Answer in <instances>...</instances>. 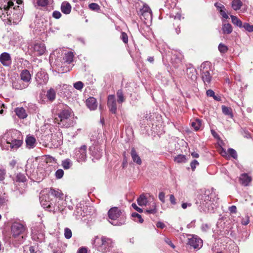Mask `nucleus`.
Listing matches in <instances>:
<instances>
[{"label":"nucleus","mask_w":253,"mask_h":253,"mask_svg":"<svg viewBox=\"0 0 253 253\" xmlns=\"http://www.w3.org/2000/svg\"><path fill=\"white\" fill-rule=\"evenodd\" d=\"M0 9L6 13L7 19L10 23L16 24L22 19L23 13L22 7L19 5L14 6L12 0H2Z\"/></svg>","instance_id":"f257e3e1"},{"label":"nucleus","mask_w":253,"mask_h":253,"mask_svg":"<svg viewBox=\"0 0 253 253\" xmlns=\"http://www.w3.org/2000/svg\"><path fill=\"white\" fill-rule=\"evenodd\" d=\"M73 116L70 109H64L58 114V118L56 120L61 127L67 128L74 126L76 124Z\"/></svg>","instance_id":"f03ea898"},{"label":"nucleus","mask_w":253,"mask_h":253,"mask_svg":"<svg viewBox=\"0 0 253 253\" xmlns=\"http://www.w3.org/2000/svg\"><path fill=\"white\" fill-rule=\"evenodd\" d=\"M214 194L211 193L210 190H206L203 194H201L198 197V200L196 201V204L199 205L200 210L204 211L209 209V205L211 203V199Z\"/></svg>","instance_id":"7ed1b4c3"},{"label":"nucleus","mask_w":253,"mask_h":253,"mask_svg":"<svg viewBox=\"0 0 253 253\" xmlns=\"http://www.w3.org/2000/svg\"><path fill=\"white\" fill-rule=\"evenodd\" d=\"M210 64V62H205L200 66L202 79L205 85L207 86H210L212 79Z\"/></svg>","instance_id":"20e7f679"},{"label":"nucleus","mask_w":253,"mask_h":253,"mask_svg":"<svg viewBox=\"0 0 253 253\" xmlns=\"http://www.w3.org/2000/svg\"><path fill=\"white\" fill-rule=\"evenodd\" d=\"M98 244V250L103 253H107L113 247L114 242L111 238L102 236Z\"/></svg>","instance_id":"39448f33"},{"label":"nucleus","mask_w":253,"mask_h":253,"mask_svg":"<svg viewBox=\"0 0 253 253\" xmlns=\"http://www.w3.org/2000/svg\"><path fill=\"white\" fill-rule=\"evenodd\" d=\"M139 14L141 20H144L146 23L151 21L152 19L151 10L147 4L143 5V7L140 9Z\"/></svg>","instance_id":"423d86ee"},{"label":"nucleus","mask_w":253,"mask_h":253,"mask_svg":"<svg viewBox=\"0 0 253 253\" xmlns=\"http://www.w3.org/2000/svg\"><path fill=\"white\" fill-rule=\"evenodd\" d=\"M86 146L83 145L75 150V157L79 162H84L86 159Z\"/></svg>","instance_id":"0eeeda50"},{"label":"nucleus","mask_w":253,"mask_h":253,"mask_svg":"<svg viewBox=\"0 0 253 253\" xmlns=\"http://www.w3.org/2000/svg\"><path fill=\"white\" fill-rule=\"evenodd\" d=\"M188 244L195 249H200L203 246V241L196 235H189Z\"/></svg>","instance_id":"6e6552de"},{"label":"nucleus","mask_w":253,"mask_h":253,"mask_svg":"<svg viewBox=\"0 0 253 253\" xmlns=\"http://www.w3.org/2000/svg\"><path fill=\"white\" fill-rule=\"evenodd\" d=\"M11 229L12 236L16 238L23 234L25 230V227L20 223L14 222L12 225Z\"/></svg>","instance_id":"1a4fd4ad"},{"label":"nucleus","mask_w":253,"mask_h":253,"mask_svg":"<svg viewBox=\"0 0 253 253\" xmlns=\"http://www.w3.org/2000/svg\"><path fill=\"white\" fill-rule=\"evenodd\" d=\"M6 143L7 145L6 146V149L9 150H17L21 146L22 144V141L20 139H13L8 138L6 139Z\"/></svg>","instance_id":"9d476101"},{"label":"nucleus","mask_w":253,"mask_h":253,"mask_svg":"<svg viewBox=\"0 0 253 253\" xmlns=\"http://www.w3.org/2000/svg\"><path fill=\"white\" fill-rule=\"evenodd\" d=\"M48 79V75L44 70H41L36 75V81L39 85L46 84Z\"/></svg>","instance_id":"9b49d317"},{"label":"nucleus","mask_w":253,"mask_h":253,"mask_svg":"<svg viewBox=\"0 0 253 253\" xmlns=\"http://www.w3.org/2000/svg\"><path fill=\"white\" fill-rule=\"evenodd\" d=\"M107 106L112 113L115 114L116 113L117 104L115 95H109L108 96Z\"/></svg>","instance_id":"f8f14e48"},{"label":"nucleus","mask_w":253,"mask_h":253,"mask_svg":"<svg viewBox=\"0 0 253 253\" xmlns=\"http://www.w3.org/2000/svg\"><path fill=\"white\" fill-rule=\"evenodd\" d=\"M110 219L116 220L122 214L121 211L117 207H113L110 209L108 212Z\"/></svg>","instance_id":"ddd939ff"},{"label":"nucleus","mask_w":253,"mask_h":253,"mask_svg":"<svg viewBox=\"0 0 253 253\" xmlns=\"http://www.w3.org/2000/svg\"><path fill=\"white\" fill-rule=\"evenodd\" d=\"M33 51L35 55L40 56L42 55L45 51V46L44 43L38 42L33 46Z\"/></svg>","instance_id":"4468645a"},{"label":"nucleus","mask_w":253,"mask_h":253,"mask_svg":"<svg viewBox=\"0 0 253 253\" xmlns=\"http://www.w3.org/2000/svg\"><path fill=\"white\" fill-rule=\"evenodd\" d=\"M0 62L4 66H9L11 64V58L7 52H3L0 55Z\"/></svg>","instance_id":"2eb2a0df"},{"label":"nucleus","mask_w":253,"mask_h":253,"mask_svg":"<svg viewBox=\"0 0 253 253\" xmlns=\"http://www.w3.org/2000/svg\"><path fill=\"white\" fill-rule=\"evenodd\" d=\"M20 80L24 83L28 84L29 85V83L31 80V75L30 72L27 70H23L20 75Z\"/></svg>","instance_id":"dca6fc26"},{"label":"nucleus","mask_w":253,"mask_h":253,"mask_svg":"<svg viewBox=\"0 0 253 253\" xmlns=\"http://www.w3.org/2000/svg\"><path fill=\"white\" fill-rule=\"evenodd\" d=\"M48 195H42L40 197V203L42 206L47 210L48 207H51L52 205V202L47 200L48 199Z\"/></svg>","instance_id":"f3484780"},{"label":"nucleus","mask_w":253,"mask_h":253,"mask_svg":"<svg viewBox=\"0 0 253 253\" xmlns=\"http://www.w3.org/2000/svg\"><path fill=\"white\" fill-rule=\"evenodd\" d=\"M14 112L20 119H24L28 116L26 111L23 107H17L14 109Z\"/></svg>","instance_id":"a211bd4d"},{"label":"nucleus","mask_w":253,"mask_h":253,"mask_svg":"<svg viewBox=\"0 0 253 253\" xmlns=\"http://www.w3.org/2000/svg\"><path fill=\"white\" fill-rule=\"evenodd\" d=\"M86 105L91 110H94L96 109L97 107L96 100L95 98L92 97L88 98L86 100Z\"/></svg>","instance_id":"6ab92c4d"},{"label":"nucleus","mask_w":253,"mask_h":253,"mask_svg":"<svg viewBox=\"0 0 253 253\" xmlns=\"http://www.w3.org/2000/svg\"><path fill=\"white\" fill-rule=\"evenodd\" d=\"M12 85L16 89H23L28 87V84L24 83L21 80L13 81Z\"/></svg>","instance_id":"aec40b11"},{"label":"nucleus","mask_w":253,"mask_h":253,"mask_svg":"<svg viewBox=\"0 0 253 253\" xmlns=\"http://www.w3.org/2000/svg\"><path fill=\"white\" fill-rule=\"evenodd\" d=\"M130 155L133 161L137 164L140 165L142 163L141 159L136 152L134 148H132L131 149Z\"/></svg>","instance_id":"412c9836"},{"label":"nucleus","mask_w":253,"mask_h":253,"mask_svg":"<svg viewBox=\"0 0 253 253\" xmlns=\"http://www.w3.org/2000/svg\"><path fill=\"white\" fill-rule=\"evenodd\" d=\"M71 4L67 1L63 2L61 5V11L65 14H68L71 12Z\"/></svg>","instance_id":"4be33fe9"},{"label":"nucleus","mask_w":253,"mask_h":253,"mask_svg":"<svg viewBox=\"0 0 253 253\" xmlns=\"http://www.w3.org/2000/svg\"><path fill=\"white\" fill-rule=\"evenodd\" d=\"M49 193L51 196L54 197L55 202H57V199L60 200L62 198L63 194L59 190H55L54 189L51 188Z\"/></svg>","instance_id":"5701e85b"},{"label":"nucleus","mask_w":253,"mask_h":253,"mask_svg":"<svg viewBox=\"0 0 253 253\" xmlns=\"http://www.w3.org/2000/svg\"><path fill=\"white\" fill-rule=\"evenodd\" d=\"M240 180L243 185L244 186H248L251 182L252 178L247 173H243L241 175Z\"/></svg>","instance_id":"b1692460"},{"label":"nucleus","mask_w":253,"mask_h":253,"mask_svg":"<svg viewBox=\"0 0 253 253\" xmlns=\"http://www.w3.org/2000/svg\"><path fill=\"white\" fill-rule=\"evenodd\" d=\"M36 141L34 137L32 136H27L26 139L27 147L29 149L33 148L35 146Z\"/></svg>","instance_id":"393cba45"},{"label":"nucleus","mask_w":253,"mask_h":253,"mask_svg":"<svg viewBox=\"0 0 253 253\" xmlns=\"http://www.w3.org/2000/svg\"><path fill=\"white\" fill-rule=\"evenodd\" d=\"M187 74L190 79L192 80H195L196 78V70L193 67H190L187 68Z\"/></svg>","instance_id":"a878e982"},{"label":"nucleus","mask_w":253,"mask_h":253,"mask_svg":"<svg viewBox=\"0 0 253 253\" xmlns=\"http://www.w3.org/2000/svg\"><path fill=\"white\" fill-rule=\"evenodd\" d=\"M221 30L223 34H230L232 32L233 28L229 23L223 24Z\"/></svg>","instance_id":"bb28decb"},{"label":"nucleus","mask_w":253,"mask_h":253,"mask_svg":"<svg viewBox=\"0 0 253 253\" xmlns=\"http://www.w3.org/2000/svg\"><path fill=\"white\" fill-rule=\"evenodd\" d=\"M231 7L235 11L239 10L243 6V2L241 0H233L231 2Z\"/></svg>","instance_id":"cd10ccee"},{"label":"nucleus","mask_w":253,"mask_h":253,"mask_svg":"<svg viewBox=\"0 0 253 253\" xmlns=\"http://www.w3.org/2000/svg\"><path fill=\"white\" fill-rule=\"evenodd\" d=\"M137 202L140 206H146L147 204L148 200L146 197L142 194L137 199Z\"/></svg>","instance_id":"c85d7f7f"},{"label":"nucleus","mask_w":253,"mask_h":253,"mask_svg":"<svg viewBox=\"0 0 253 253\" xmlns=\"http://www.w3.org/2000/svg\"><path fill=\"white\" fill-rule=\"evenodd\" d=\"M46 97L48 100L51 101H53L55 99L56 91L53 88H50L47 90L46 93Z\"/></svg>","instance_id":"c756f323"},{"label":"nucleus","mask_w":253,"mask_h":253,"mask_svg":"<svg viewBox=\"0 0 253 253\" xmlns=\"http://www.w3.org/2000/svg\"><path fill=\"white\" fill-rule=\"evenodd\" d=\"M230 17L232 22L234 25L239 28H242L243 23L240 19L236 16L231 15Z\"/></svg>","instance_id":"7c9ffc66"},{"label":"nucleus","mask_w":253,"mask_h":253,"mask_svg":"<svg viewBox=\"0 0 253 253\" xmlns=\"http://www.w3.org/2000/svg\"><path fill=\"white\" fill-rule=\"evenodd\" d=\"M183 58V56L180 53H177L173 55L171 60L176 63H180Z\"/></svg>","instance_id":"2f4dec72"},{"label":"nucleus","mask_w":253,"mask_h":253,"mask_svg":"<svg viewBox=\"0 0 253 253\" xmlns=\"http://www.w3.org/2000/svg\"><path fill=\"white\" fill-rule=\"evenodd\" d=\"M74 56V55L72 52H68L65 54L63 60L68 63H71L73 60Z\"/></svg>","instance_id":"473e14b6"},{"label":"nucleus","mask_w":253,"mask_h":253,"mask_svg":"<svg viewBox=\"0 0 253 253\" xmlns=\"http://www.w3.org/2000/svg\"><path fill=\"white\" fill-rule=\"evenodd\" d=\"M222 111L224 114L229 116L230 118L233 117L232 109L225 106H222Z\"/></svg>","instance_id":"72a5a7b5"},{"label":"nucleus","mask_w":253,"mask_h":253,"mask_svg":"<svg viewBox=\"0 0 253 253\" xmlns=\"http://www.w3.org/2000/svg\"><path fill=\"white\" fill-rule=\"evenodd\" d=\"M72 166V162L71 160L66 159L62 162V166L65 169H69Z\"/></svg>","instance_id":"f704fd0d"},{"label":"nucleus","mask_w":253,"mask_h":253,"mask_svg":"<svg viewBox=\"0 0 253 253\" xmlns=\"http://www.w3.org/2000/svg\"><path fill=\"white\" fill-rule=\"evenodd\" d=\"M158 211V210L157 209V205L155 202H153L152 205H151V207L146 210L145 212L147 213L151 214H156Z\"/></svg>","instance_id":"c9c22d12"},{"label":"nucleus","mask_w":253,"mask_h":253,"mask_svg":"<svg viewBox=\"0 0 253 253\" xmlns=\"http://www.w3.org/2000/svg\"><path fill=\"white\" fill-rule=\"evenodd\" d=\"M50 201H51L52 203V205L51 207H48L47 209V211H49L55 212L57 210H59V206L57 205V204L55 203V200L51 199Z\"/></svg>","instance_id":"e433bc0d"},{"label":"nucleus","mask_w":253,"mask_h":253,"mask_svg":"<svg viewBox=\"0 0 253 253\" xmlns=\"http://www.w3.org/2000/svg\"><path fill=\"white\" fill-rule=\"evenodd\" d=\"M186 161V157L183 155H178L174 158V161L177 163H185Z\"/></svg>","instance_id":"4c0bfd02"},{"label":"nucleus","mask_w":253,"mask_h":253,"mask_svg":"<svg viewBox=\"0 0 253 253\" xmlns=\"http://www.w3.org/2000/svg\"><path fill=\"white\" fill-rule=\"evenodd\" d=\"M191 126H192V127H194V128L196 130H197L199 129V128L201 127V121L200 120L196 119V120H195L194 122H193L191 123Z\"/></svg>","instance_id":"58836bf2"},{"label":"nucleus","mask_w":253,"mask_h":253,"mask_svg":"<svg viewBox=\"0 0 253 253\" xmlns=\"http://www.w3.org/2000/svg\"><path fill=\"white\" fill-rule=\"evenodd\" d=\"M117 96L118 97V102L119 103H122L125 101L124 95L121 90H118L117 92Z\"/></svg>","instance_id":"ea45409f"},{"label":"nucleus","mask_w":253,"mask_h":253,"mask_svg":"<svg viewBox=\"0 0 253 253\" xmlns=\"http://www.w3.org/2000/svg\"><path fill=\"white\" fill-rule=\"evenodd\" d=\"M242 28H244L247 31L249 32H253V25H250L248 23H243Z\"/></svg>","instance_id":"a19ab883"},{"label":"nucleus","mask_w":253,"mask_h":253,"mask_svg":"<svg viewBox=\"0 0 253 253\" xmlns=\"http://www.w3.org/2000/svg\"><path fill=\"white\" fill-rule=\"evenodd\" d=\"M218 50L221 53H224L228 50V47L225 44L220 43L218 45Z\"/></svg>","instance_id":"79ce46f5"},{"label":"nucleus","mask_w":253,"mask_h":253,"mask_svg":"<svg viewBox=\"0 0 253 253\" xmlns=\"http://www.w3.org/2000/svg\"><path fill=\"white\" fill-rule=\"evenodd\" d=\"M72 235V233L71 230L68 228H66L64 230L65 237L66 239H69L71 238Z\"/></svg>","instance_id":"37998d69"},{"label":"nucleus","mask_w":253,"mask_h":253,"mask_svg":"<svg viewBox=\"0 0 253 253\" xmlns=\"http://www.w3.org/2000/svg\"><path fill=\"white\" fill-rule=\"evenodd\" d=\"M89 8L94 11H98L100 9L99 5L96 3H91L88 5Z\"/></svg>","instance_id":"c03bdc74"},{"label":"nucleus","mask_w":253,"mask_h":253,"mask_svg":"<svg viewBox=\"0 0 253 253\" xmlns=\"http://www.w3.org/2000/svg\"><path fill=\"white\" fill-rule=\"evenodd\" d=\"M228 153L230 155V156H231L234 159H236L237 158V154L236 151L234 149L232 148H229L228 150Z\"/></svg>","instance_id":"a18cd8bd"},{"label":"nucleus","mask_w":253,"mask_h":253,"mask_svg":"<svg viewBox=\"0 0 253 253\" xmlns=\"http://www.w3.org/2000/svg\"><path fill=\"white\" fill-rule=\"evenodd\" d=\"M83 86L84 84L81 81L77 82L74 84V87L78 90H81L83 88Z\"/></svg>","instance_id":"49530a36"},{"label":"nucleus","mask_w":253,"mask_h":253,"mask_svg":"<svg viewBox=\"0 0 253 253\" xmlns=\"http://www.w3.org/2000/svg\"><path fill=\"white\" fill-rule=\"evenodd\" d=\"M64 174V171L62 169H59L55 172V176L57 178H61Z\"/></svg>","instance_id":"de8ad7c7"},{"label":"nucleus","mask_w":253,"mask_h":253,"mask_svg":"<svg viewBox=\"0 0 253 253\" xmlns=\"http://www.w3.org/2000/svg\"><path fill=\"white\" fill-rule=\"evenodd\" d=\"M131 216L133 217L137 218L138 219V222L142 223L143 222V219L141 217V215L138 213L133 212L132 213Z\"/></svg>","instance_id":"09e8293b"},{"label":"nucleus","mask_w":253,"mask_h":253,"mask_svg":"<svg viewBox=\"0 0 253 253\" xmlns=\"http://www.w3.org/2000/svg\"><path fill=\"white\" fill-rule=\"evenodd\" d=\"M207 95L208 96L212 97L215 100H217V98L214 95V92L211 89H209L207 91Z\"/></svg>","instance_id":"8fccbe9b"},{"label":"nucleus","mask_w":253,"mask_h":253,"mask_svg":"<svg viewBox=\"0 0 253 253\" xmlns=\"http://www.w3.org/2000/svg\"><path fill=\"white\" fill-rule=\"evenodd\" d=\"M199 165V163H198V162L197 160H194L192 161L190 164V166H191V168L192 170L194 171L196 167L198 166Z\"/></svg>","instance_id":"3c124183"},{"label":"nucleus","mask_w":253,"mask_h":253,"mask_svg":"<svg viewBox=\"0 0 253 253\" xmlns=\"http://www.w3.org/2000/svg\"><path fill=\"white\" fill-rule=\"evenodd\" d=\"M214 6L216 7L217 9L219 11V12L223 9H225V6L223 4L218 2H215L214 3Z\"/></svg>","instance_id":"603ef678"},{"label":"nucleus","mask_w":253,"mask_h":253,"mask_svg":"<svg viewBox=\"0 0 253 253\" xmlns=\"http://www.w3.org/2000/svg\"><path fill=\"white\" fill-rule=\"evenodd\" d=\"M121 38L124 43H127L128 37L126 33H125V32H122L121 34Z\"/></svg>","instance_id":"864d4df0"},{"label":"nucleus","mask_w":253,"mask_h":253,"mask_svg":"<svg viewBox=\"0 0 253 253\" xmlns=\"http://www.w3.org/2000/svg\"><path fill=\"white\" fill-rule=\"evenodd\" d=\"M37 3L41 6H45L48 4V0H37Z\"/></svg>","instance_id":"5fc2aeb1"},{"label":"nucleus","mask_w":253,"mask_h":253,"mask_svg":"<svg viewBox=\"0 0 253 253\" xmlns=\"http://www.w3.org/2000/svg\"><path fill=\"white\" fill-rule=\"evenodd\" d=\"M16 178L17 180L20 182H24L26 179L25 176L23 174L21 173L18 174L17 175Z\"/></svg>","instance_id":"6e6d98bb"},{"label":"nucleus","mask_w":253,"mask_h":253,"mask_svg":"<svg viewBox=\"0 0 253 253\" xmlns=\"http://www.w3.org/2000/svg\"><path fill=\"white\" fill-rule=\"evenodd\" d=\"M159 199L163 203H165V194L163 192H161L159 194Z\"/></svg>","instance_id":"4d7b16f0"},{"label":"nucleus","mask_w":253,"mask_h":253,"mask_svg":"<svg viewBox=\"0 0 253 253\" xmlns=\"http://www.w3.org/2000/svg\"><path fill=\"white\" fill-rule=\"evenodd\" d=\"M37 248L34 246H31L29 247V250L26 252V253H40V252H38L36 251Z\"/></svg>","instance_id":"13d9d810"},{"label":"nucleus","mask_w":253,"mask_h":253,"mask_svg":"<svg viewBox=\"0 0 253 253\" xmlns=\"http://www.w3.org/2000/svg\"><path fill=\"white\" fill-rule=\"evenodd\" d=\"M172 17H173L174 20H178L179 21H180L182 19H184V17H182L181 13L179 12H177L175 15H173Z\"/></svg>","instance_id":"bf43d9fd"},{"label":"nucleus","mask_w":253,"mask_h":253,"mask_svg":"<svg viewBox=\"0 0 253 253\" xmlns=\"http://www.w3.org/2000/svg\"><path fill=\"white\" fill-rule=\"evenodd\" d=\"M52 16L56 19H59L61 16V13L58 11H54L52 13Z\"/></svg>","instance_id":"052dcab7"},{"label":"nucleus","mask_w":253,"mask_h":253,"mask_svg":"<svg viewBox=\"0 0 253 253\" xmlns=\"http://www.w3.org/2000/svg\"><path fill=\"white\" fill-rule=\"evenodd\" d=\"M220 15L225 19H228L229 18L228 15L226 12V9H223L219 12Z\"/></svg>","instance_id":"680f3d73"},{"label":"nucleus","mask_w":253,"mask_h":253,"mask_svg":"<svg viewBox=\"0 0 253 253\" xmlns=\"http://www.w3.org/2000/svg\"><path fill=\"white\" fill-rule=\"evenodd\" d=\"M6 199L3 196H0V206H2L6 204Z\"/></svg>","instance_id":"e2e57ef3"},{"label":"nucleus","mask_w":253,"mask_h":253,"mask_svg":"<svg viewBox=\"0 0 253 253\" xmlns=\"http://www.w3.org/2000/svg\"><path fill=\"white\" fill-rule=\"evenodd\" d=\"M5 175V170L0 169V180L1 181L4 179Z\"/></svg>","instance_id":"0e129e2a"},{"label":"nucleus","mask_w":253,"mask_h":253,"mask_svg":"<svg viewBox=\"0 0 253 253\" xmlns=\"http://www.w3.org/2000/svg\"><path fill=\"white\" fill-rule=\"evenodd\" d=\"M131 206H132V208L134 210H135L136 211H137L138 212H139L140 213H141L143 212V210L142 209L138 207L135 203H133Z\"/></svg>","instance_id":"69168bd1"},{"label":"nucleus","mask_w":253,"mask_h":253,"mask_svg":"<svg viewBox=\"0 0 253 253\" xmlns=\"http://www.w3.org/2000/svg\"><path fill=\"white\" fill-rule=\"evenodd\" d=\"M169 201L171 203V204L173 205H175L176 204V201L173 195H169Z\"/></svg>","instance_id":"338daca9"},{"label":"nucleus","mask_w":253,"mask_h":253,"mask_svg":"<svg viewBox=\"0 0 253 253\" xmlns=\"http://www.w3.org/2000/svg\"><path fill=\"white\" fill-rule=\"evenodd\" d=\"M87 249L85 247H81L79 249L77 253H87Z\"/></svg>","instance_id":"774afa93"}]
</instances>
